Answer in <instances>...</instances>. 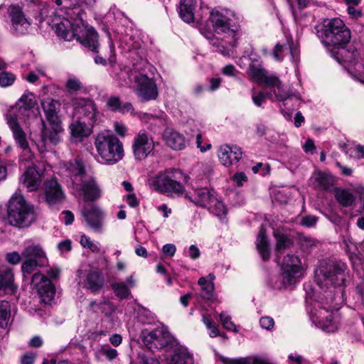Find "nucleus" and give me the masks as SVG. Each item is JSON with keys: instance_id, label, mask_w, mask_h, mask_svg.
Here are the masks:
<instances>
[{"instance_id": "obj_8", "label": "nucleus", "mask_w": 364, "mask_h": 364, "mask_svg": "<svg viewBox=\"0 0 364 364\" xmlns=\"http://www.w3.org/2000/svg\"><path fill=\"white\" fill-rule=\"evenodd\" d=\"M67 15L70 19L67 17H55L53 20V28L58 37L70 41L81 36L78 33L79 27L81 26L78 19L82 18L80 16V9L77 7L70 9Z\"/></svg>"}, {"instance_id": "obj_11", "label": "nucleus", "mask_w": 364, "mask_h": 364, "mask_svg": "<svg viewBox=\"0 0 364 364\" xmlns=\"http://www.w3.org/2000/svg\"><path fill=\"white\" fill-rule=\"evenodd\" d=\"M73 107V116L77 119H82L90 125H95L98 116L97 106L90 98L73 97L71 100Z\"/></svg>"}, {"instance_id": "obj_24", "label": "nucleus", "mask_w": 364, "mask_h": 364, "mask_svg": "<svg viewBox=\"0 0 364 364\" xmlns=\"http://www.w3.org/2000/svg\"><path fill=\"white\" fill-rule=\"evenodd\" d=\"M41 173L35 166H28L19 178L28 191L36 190L41 185Z\"/></svg>"}, {"instance_id": "obj_51", "label": "nucleus", "mask_w": 364, "mask_h": 364, "mask_svg": "<svg viewBox=\"0 0 364 364\" xmlns=\"http://www.w3.org/2000/svg\"><path fill=\"white\" fill-rule=\"evenodd\" d=\"M202 321L206 328L209 330V336L211 338H215L219 335L218 327L212 322L211 318L209 315L205 314H202Z\"/></svg>"}, {"instance_id": "obj_1", "label": "nucleus", "mask_w": 364, "mask_h": 364, "mask_svg": "<svg viewBox=\"0 0 364 364\" xmlns=\"http://www.w3.org/2000/svg\"><path fill=\"white\" fill-rule=\"evenodd\" d=\"M317 33L321 41L328 50L331 46L338 50L336 53L331 50L333 57L338 62L343 60L352 63L355 60L357 50L350 52L344 48L350 41L351 36L350 31L341 19L336 18L327 21Z\"/></svg>"}, {"instance_id": "obj_2", "label": "nucleus", "mask_w": 364, "mask_h": 364, "mask_svg": "<svg viewBox=\"0 0 364 364\" xmlns=\"http://www.w3.org/2000/svg\"><path fill=\"white\" fill-rule=\"evenodd\" d=\"M230 10L223 8H215L210 15V21L215 32L218 34H224V38H213L210 43L215 50L225 56H230L232 49L236 46L239 30L237 26L230 23V16L232 15Z\"/></svg>"}, {"instance_id": "obj_60", "label": "nucleus", "mask_w": 364, "mask_h": 364, "mask_svg": "<svg viewBox=\"0 0 364 364\" xmlns=\"http://www.w3.org/2000/svg\"><path fill=\"white\" fill-rule=\"evenodd\" d=\"M220 360L223 364H250L246 358L231 359L220 355Z\"/></svg>"}, {"instance_id": "obj_59", "label": "nucleus", "mask_w": 364, "mask_h": 364, "mask_svg": "<svg viewBox=\"0 0 364 364\" xmlns=\"http://www.w3.org/2000/svg\"><path fill=\"white\" fill-rule=\"evenodd\" d=\"M260 326L266 330H271L274 325V319L270 316H263L259 320Z\"/></svg>"}, {"instance_id": "obj_41", "label": "nucleus", "mask_w": 364, "mask_h": 364, "mask_svg": "<svg viewBox=\"0 0 364 364\" xmlns=\"http://www.w3.org/2000/svg\"><path fill=\"white\" fill-rule=\"evenodd\" d=\"M335 197L341 205L346 207L350 206L355 200V196L351 192L341 188L336 189Z\"/></svg>"}, {"instance_id": "obj_29", "label": "nucleus", "mask_w": 364, "mask_h": 364, "mask_svg": "<svg viewBox=\"0 0 364 364\" xmlns=\"http://www.w3.org/2000/svg\"><path fill=\"white\" fill-rule=\"evenodd\" d=\"M197 6V0H181L178 14L181 19L186 23H193L195 20L194 11Z\"/></svg>"}, {"instance_id": "obj_35", "label": "nucleus", "mask_w": 364, "mask_h": 364, "mask_svg": "<svg viewBox=\"0 0 364 364\" xmlns=\"http://www.w3.org/2000/svg\"><path fill=\"white\" fill-rule=\"evenodd\" d=\"M249 76L258 84L266 85L268 78L274 77V75L268 74L260 65L251 63L249 67Z\"/></svg>"}, {"instance_id": "obj_37", "label": "nucleus", "mask_w": 364, "mask_h": 364, "mask_svg": "<svg viewBox=\"0 0 364 364\" xmlns=\"http://www.w3.org/2000/svg\"><path fill=\"white\" fill-rule=\"evenodd\" d=\"M89 309L93 313L103 314L105 316H110L115 311L114 305L109 301H92L89 304Z\"/></svg>"}, {"instance_id": "obj_42", "label": "nucleus", "mask_w": 364, "mask_h": 364, "mask_svg": "<svg viewBox=\"0 0 364 364\" xmlns=\"http://www.w3.org/2000/svg\"><path fill=\"white\" fill-rule=\"evenodd\" d=\"M67 171H68V176L75 178L72 179L74 186L77 184L76 181L77 177H80L82 179V177L84 176V167L81 162L77 160L70 162L69 166L67 168Z\"/></svg>"}, {"instance_id": "obj_61", "label": "nucleus", "mask_w": 364, "mask_h": 364, "mask_svg": "<svg viewBox=\"0 0 364 364\" xmlns=\"http://www.w3.org/2000/svg\"><path fill=\"white\" fill-rule=\"evenodd\" d=\"M203 142L202 135L200 134H197L196 136V144L197 147L200 149L201 152H205L208 150L210 149L212 147V145L210 143L205 141L204 143V145H202V143Z\"/></svg>"}, {"instance_id": "obj_54", "label": "nucleus", "mask_w": 364, "mask_h": 364, "mask_svg": "<svg viewBox=\"0 0 364 364\" xmlns=\"http://www.w3.org/2000/svg\"><path fill=\"white\" fill-rule=\"evenodd\" d=\"M220 318L223 327L231 331L237 332V329L235 323L231 321V318L226 313L222 312L220 314Z\"/></svg>"}, {"instance_id": "obj_44", "label": "nucleus", "mask_w": 364, "mask_h": 364, "mask_svg": "<svg viewBox=\"0 0 364 364\" xmlns=\"http://www.w3.org/2000/svg\"><path fill=\"white\" fill-rule=\"evenodd\" d=\"M17 104L20 112L28 111L36 105L34 95L31 92H25L18 100Z\"/></svg>"}, {"instance_id": "obj_50", "label": "nucleus", "mask_w": 364, "mask_h": 364, "mask_svg": "<svg viewBox=\"0 0 364 364\" xmlns=\"http://www.w3.org/2000/svg\"><path fill=\"white\" fill-rule=\"evenodd\" d=\"M100 355L105 356L107 360L112 361L117 358L118 355V352L116 349L112 348L109 346H102L97 351V358H99Z\"/></svg>"}, {"instance_id": "obj_31", "label": "nucleus", "mask_w": 364, "mask_h": 364, "mask_svg": "<svg viewBox=\"0 0 364 364\" xmlns=\"http://www.w3.org/2000/svg\"><path fill=\"white\" fill-rule=\"evenodd\" d=\"M256 246L262 259L268 260L270 257V248L264 225L259 228Z\"/></svg>"}, {"instance_id": "obj_16", "label": "nucleus", "mask_w": 364, "mask_h": 364, "mask_svg": "<svg viewBox=\"0 0 364 364\" xmlns=\"http://www.w3.org/2000/svg\"><path fill=\"white\" fill-rule=\"evenodd\" d=\"M281 268L286 278H291L296 282H299L305 272L300 258L294 255H287L282 259Z\"/></svg>"}, {"instance_id": "obj_23", "label": "nucleus", "mask_w": 364, "mask_h": 364, "mask_svg": "<svg viewBox=\"0 0 364 364\" xmlns=\"http://www.w3.org/2000/svg\"><path fill=\"white\" fill-rule=\"evenodd\" d=\"M271 90L272 96L274 95L278 102H282L284 108H287V101L294 95L289 91L284 89L283 85L279 77L276 75L268 78L267 84L265 85Z\"/></svg>"}, {"instance_id": "obj_34", "label": "nucleus", "mask_w": 364, "mask_h": 364, "mask_svg": "<svg viewBox=\"0 0 364 364\" xmlns=\"http://www.w3.org/2000/svg\"><path fill=\"white\" fill-rule=\"evenodd\" d=\"M139 72L125 67L115 75V80L120 86L133 87L134 76L139 75Z\"/></svg>"}, {"instance_id": "obj_13", "label": "nucleus", "mask_w": 364, "mask_h": 364, "mask_svg": "<svg viewBox=\"0 0 364 364\" xmlns=\"http://www.w3.org/2000/svg\"><path fill=\"white\" fill-rule=\"evenodd\" d=\"M11 18V32L15 36H23L31 30V20L26 18L22 8L18 5H11L8 9Z\"/></svg>"}, {"instance_id": "obj_47", "label": "nucleus", "mask_w": 364, "mask_h": 364, "mask_svg": "<svg viewBox=\"0 0 364 364\" xmlns=\"http://www.w3.org/2000/svg\"><path fill=\"white\" fill-rule=\"evenodd\" d=\"M11 316L10 305L6 301H0V327H5Z\"/></svg>"}, {"instance_id": "obj_22", "label": "nucleus", "mask_w": 364, "mask_h": 364, "mask_svg": "<svg viewBox=\"0 0 364 364\" xmlns=\"http://www.w3.org/2000/svg\"><path fill=\"white\" fill-rule=\"evenodd\" d=\"M241 149L236 146L223 145L218 150V159L225 166H230L236 164L242 158Z\"/></svg>"}, {"instance_id": "obj_53", "label": "nucleus", "mask_w": 364, "mask_h": 364, "mask_svg": "<svg viewBox=\"0 0 364 364\" xmlns=\"http://www.w3.org/2000/svg\"><path fill=\"white\" fill-rule=\"evenodd\" d=\"M65 87L69 92L75 93L78 91H80L83 86L82 82L75 77H70L65 84Z\"/></svg>"}, {"instance_id": "obj_30", "label": "nucleus", "mask_w": 364, "mask_h": 364, "mask_svg": "<svg viewBox=\"0 0 364 364\" xmlns=\"http://www.w3.org/2000/svg\"><path fill=\"white\" fill-rule=\"evenodd\" d=\"M93 126L88 124L84 120L76 119L70 126V133L73 137L82 139L90 136Z\"/></svg>"}, {"instance_id": "obj_38", "label": "nucleus", "mask_w": 364, "mask_h": 364, "mask_svg": "<svg viewBox=\"0 0 364 364\" xmlns=\"http://www.w3.org/2000/svg\"><path fill=\"white\" fill-rule=\"evenodd\" d=\"M166 364H193V358L186 349L178 348L167 358Z\"/></svg>"}, {"instance_id": "obj_48", "label": "nucleus", "mask_w": 364, "mask_h": 364, "mask_svg": "<svg viewBox=\"0 0 364 364\" xmlns=\"http://www.w3.org/2000/svg\"><path fill=\"white\" fill-rule=\"evenodd\" d=\"M49 282H50V281L47 277L40 272H37L32 276L31 284L38 291L40 287H43Z\"/></svg>"}, {"instance_id": "obj_21", "label": "nucleus", "mask_w": 364, "mask_h": 364, "mask_svg": "<svg viewBox=\"0 0 364 364\" xmlns=\"http://www.w3.org/2000/svg\"><path fill=\"white\" fill-rule=\"evenodd\" d=\"M81 26L79 27L78 33L81 36L75 38L84 46L89 48L90 50L97 52L98 47V35L92 28H88L85 25L82 18H79Z\"/></svg>"}, {"instance_id": "obj_62", "label": "nucleus", "mask_w": 364, "mask_h": 364, "mask_svg": "<svg viewBox=\"0 0 364 364\" xmlns=\"http://www.w3.org/2000/svg\"><path fill=\"white\" fill-rule=\"evenodd\" d=\"M350 155L353 157L361 159L364 158V145H356L350 149Z\"/></svg>"}, {"instance_id": "obj_4", "label": "nucleus", "mask_w": 364, "mask_h": 364, "mask_svg": "<svg viewBox=\"0 0 364 364\" xmlns=\"http://www.w3.org/2000/svg\"><path fill=\"white\" fill-rule=\"evenodd\" d=\"M331 291L318 296V299H314L307 307L311 322L318 328L326 332H335L338 328L333 311L338 309V304H334L333 299L329 296Z\"/></svg>"}, {"instance_id": "obj_27", "label": "nucleus", "mask_w": 364, "mask_h": 364, "mask_svg": "<svg viewBox=\"0 0 364 364\" xmlns=\"http://www.w3.org/2000/svg\"><path fill=\"white\" fill-rule=\"evenodd\" d=\"M287 50L289 51L292 60L296 63L299 59V50L297 44H294L291 40L287 41L285 45L277 43L272 55L276 60L280 61L283 59L284 54Z\"/></svg>"}, {"instance_id": "obj_57", "label": "nucleus", "mask_w": 364, "mask_h": 364, "mask_svg": "<svg viewBox=\"0 0 364 364\" xmlns=\"http://www.w3.org/2000/svg\"><path fill=\"white\" fill-rule=\"evenodd\" d=\"M107 107L112 111L119 112L121 107L120 98L117 96H111L107 99Z\"/></svg>"}, {"instance_id": "obj_25", "label": "nucleus", "mask_w": 364, "mask_h": 364, "mask_svg": "<svg viewBox=\"0 0 364 364\" xmlns=\"http://www.w3.org/2000/svg\"><path fill=\"white\" fill-rule=\"evenodd\" d=\"M46 198L50 205L60 203L64 200V193L55 179H51L46 183Z\"/></svg>"}, {"instance_id": "obj_63", "label": "nucleus", "mask_w": 364, "mask_h": 364, "mask_svg": "<svg viewBox=\"0 0 364 364\" xmlns=\"http://www.w3.org/2000/svg\"><path fill=\"white\" fill-rule=\"evenodd\" d=\"M231 179L233 182H235L238 186H242L244 182L247 181V177L243 172L236 173L234 174Z\"/></svg>"}, {"instance_id": "obj_52", "label": "nucleus", "mask_w": 364, "mask_h": 364, "mask_svg": "<svg viewBox=\"0 0 364 364\" xmlns=\"http://www.w3.org/2000/svg\"><path fill=\"white\" fill-rule=\"evenodd\" d=\"M16 77V75L10 72L2 71L0 73V86L6 87L12 85Z\"/></svg>"}, {"instance_id": "obj_15", "label": "nucleus", "mask_w": 364, "mask_h": 364, "mask_svg": "<svg viewBox=\"0 0 364 364\" xmlns=\"http://www.w3.org/2000/svg\"><path fill=\"white\" fill-rule=\"evenodd\" d=\"M132 147L134 159L142 161L154 149V142L151 136L142 130L134 138Z\"/></svg>"}, {"instance_id": "obj_6", "label": "nucleus", "mask_w": 364, "mask_h": 364, "mask_svg": "<svg viewBox=\"0 0 364 364\" xmlns=\"http://www.w3.org/2000/svg\"><path fill=\"white\" fill-rule=\"evenodd\" d=\"M36 217L33 205L26 201L22 195L14 194L8 205L9 223L19 228L28 227L36 220Z\"/></svg>"}, {"instance_id": "obj_9", "label": "nucleus", "mask_w": 364, "mask_h": 364, "mask_svg": "<svg viewBox=\"0 0 364 364\" xmlns=\"http://www.w3.org/2000/svg\"><path fill=\"white\" fill-rule=\"evenodd\" d=\"M346 265L344 263H328L321 267L316 275L317 283L321 289L335 288L343 284Z\"/></svg>"}, {"instance_id": "obj_39", "label": "nucleus", "mask_w": 364, "mask_h": 364, "mask_svg": "<svg viewBox=\"0 0 364 364\" xmlns=\"http://www.w3.org/2000/svg\"><path fill=\"white\" fill-rule=\"evenodd\" d=\"M296 283L291 278H286L282 272L281 274L273 276L270 279L271 287L278 290L287 289L288 287L293 286Z\"/></svg>"}, {"instance_id": "obj_10", "label": "nucleus", "mask_w": 364, "mask_h": 364, "mask_svg": "<svg viewBox=\"0 0 364 364\" xmlns=\"http://www.w3.org/2000/svg\"><path fill=\"white\" fill-rule=\"evenodd\" d=\"M24 261L21 264V272L24 278L29 276L38 267H44L48 264L46 252L38 244L26 245L21 252Z\"/></svg>"}, {"instance_id": "obj_43", "label": "nucleus", "mask_w": 364, "mask_h": 364, "mask_svg": "<svg viewBox=\"0 0 364 364\" xmlns=\"http://www.w3.org/2000/svg\"><path fill=\"white\" fill-rule=\"evenodd\" d=\"M274 235L277 241L276 251L277 253H281L292 246L293 241L287 235L277 232H274Z\"/></svg>"}, {"instance_id": "obj_7", "label": "nucleus", "mask_w": 364, "mask_h": 364, "mask_svg": "<svg viewBox=\"0 0 364 364\" xmlns=\"http://www.w3.org/2000/svg\"><path fill=\"white\" fill-rule=\"evenodd\" d=\"M187 178L179 170L169 169L159 173L150 186L152 189L168 196H179L184 190L181 181Z\"/></svg>"}, {"instance_id": "obj_49", "label": "nucleus", "mask_w": 364, "mask_h": 364, "mask_svg": "<svg viewBox=\"0 0 364 364\" xmlns=\"http://www.w3.org/2000/svg\"><path fill=\"white\" fill-rule=\"evenodd\" d=\"M112 288L116 296L120 299H125L130 294L129 288L122 282L112 284Z\"/></svg>"}, {"instance_id": "obj_14", "label": "nucleus", "mask_w": 364, "mask_h": 364, "mask_svg": "<svg viewBox=\"0 0 364 364\" xmlns=\"http://www.w3.org/2000/svg\"><path fill=\"white\" fill-rule=\"evenodd\" d=\"M6 120L16 143L22 149V160L32 161L34 155L29 148L26 134L19 125L16 116L9 114L6 117Z\"/></svg>"}, {"instance_id": "obj_36", "label": "nucleus", "mask_w": 364, "mask_h": 364, "mask_svg": "<svg viewBox=\"0 0 364 364\" xmlns=\"http://www.w3.org/2000/svg\"><path fill=\"white\" fill-rule=\"evenodd\" d=\"M198 285L201 287L200 293L196 294L198 301L200 302L201 299L210 300L214 296V284L212 281H208L205 277H200L198 281Z\"/></svg>"}, {"instance_id": "obj_33", "label": "nucleus", "mask_w": 364, "mask_h": 364, "mask_svg": "<svg viewBox=\"0 0 364 364\" xmlns=\"http://www.w3.org/2000/svg\"><path fill=\"white\" fill-rule=\"evenodd\" d=\"M14 272L11 269L4 267L0 270V289L9 292H14L17 287L14 283Z\"/></svg>"}, {"instance_id": "obj_19", "label": "nucleus", "mask_w": 364, "mask_h": 364, "mask_svg": "<svg viewBox=\"0 0 364 364\" xmlns=\"http://www.w3.org/2000/svg\"><path fill=\"white\" fill-rule=\"evenodd\" d=\"M75 188L81 192L85 201H95L102 196V188L93 178L82 179Z\"/></svg>"}, {"instance_id": "obj_55", "label": "nucleus", "mask_w": 364, "mask_h": 364, "mask_svg": "<svg viewBox=\"0 0 364 364\" xmlns=\"http://www.w3.org/2000/svg\"><path fill=\"white\" fill-rule=\"evenodd\" d=\"M80 242L83 247L90 250L92 252L98 253L100 252V248L97 245L92 242L90 238L86 235H82Z\"/></svg>"}, {"instance_id": "obj_28", "label": "nucleus", "mask_w": 364, "mask_h": 364, "mask_svg": "<svg viewBox=\"0 0 364 364\" xmlns=\"http://www.w3.org/2000/svg\"><path fill=\"white\" fill-rule=\"evenodd\" d=\"M310 183L316 189L330 191L333 186V178L330 174L316 172L311 177Z\"/></svg>"}, {"instance_id": "obj_40", "label": "nucleus", "mask_w": 364, "mask_h": 364, "mask_svg": "<svg viewBox=\"0 0 364 364\" xmlns=\"http://www.w3.org/2000/svg\"><path fill=\"white\" fill-rule=\"evenodd\" d=\"M136 116L139 119L144 122L149 123L152 126V122L158 121L161 127H165L167 122V116L164 112H161L159 115H153L148 113H137Z\"/></svg>"}, {"instance_id": "obj_46", "label": "nucleus", "mask_w": 364, "mask_h": 364, "mask_svg": "<svg viewBox=\"0 0 364 364\" xmlns=\"http://www.w3.org/2000/svg\"><path fill=\"white\" fill-rule=\"evenodd\" d=\"M38 292L45 304H50L55 294V287L51 282L44 285L43 287H40Z\"/></svg>"}, {"instance_id": "obj_20", "label": "nucleus", "mask_w": 364, "mask_h": 364, "mask_svg": "<svg viewBox=\"0 0 364 364\" xmlns=\"http://www.w3.org/2000/svg\"><path fill=\"white\" fill-rule=\"evenodd\" d=\"M186 198L196 205L208 208L215 201V192L207 188H196L192 193H186Z\"/></svg>"}, {"instance_id": "obj_3", "label": "nucleus", "mask_w": 364, "mask_h": 364, "mask_svg": "<svg viewBox=\"0 0 364 364\" xmlns=\"http://www.w3.org/2000/svg\"><path fill=\"white\" fill-rule=\"evenodd\" d=\"M46 122L42 120L41 139L37 143L40 152L47 151L50 145L57 144L60 140V134L63 131L58 117L60 103L58 100L48 97L41 102Z\"/></svg>"}, {"instance_id": "obj_64", "label": "nucleus", "mask_w": 364, "mask_h": 364, "mask_svg": "<svg viewBox=\"0 0 364 364\" xmlns=\"http://www.w3.org/2000/svg\"><path fill=\"white\" fill-rule=\"evenodd\" d=\"M317 218L314 215H307L301 219V224L304 226L311 228L316 225Z\"/></svg>"}, {"instance_id": "obj_32", "label": "nucleus", "mask_w": 364, "mask_h": 364, "mask_svg": "<svg viewBox=\"0 0 364 364\" xmlns=\"http://www.w3.org/2000/svg\"><path fill=\"white\" fill-rule=\"evenodd\" d=\"M104 285V277L98 271H90L86 276V287L94 294L98 293Z\"/></svg>"}, {"instance_id": "obj_26", "label": "nucleus", "mask_w": 364, "mask_h": 364, "mask_svg": "<svg viewBox=\"0 0 364 364\" xmlns=\"http://www.w3.org/2000/svg\"><path fill=\"white\" fill-rule=\"evenodd\" d=\"M163 139L167 146L174 150H181L186 146L184 136L177 131L167 128L163 133Z\"/></svg>"}, {"instance_id": "obj_17", "label": "nucleus", "mask_w": 364, "mask_h": 364, "mask_svg": "<svg viewBox=\"0 0 364 364\" xmlns=\"http://www.w3.org/2000/svg\"><path fill=\"white\" fill-rule=\"evenodd\" d=\"M82 215L87 227L97 233L103 232L105 213L99 206L92 205L90 208H84L82 211Z\"/></svg>"}, {"instance_id": "obj_18", "label": "nucleus", "mask_w": 364, "mask_h": 364, "mask_svg": "<svg viewBox=\"0 0 364 364\" xmlns=\"http://www.w3.org/2000/svg\"><path fill=\"white\" fill-rule=\"evenodd\" d=\"M144 340L147 344L154 345L157 348H163L171 344L173 337L167 328L163 326L146 333H144Z\"/></svg>"}, {"instance_id": "obj_12", "label": "nucleus", "mask_w": 364, "mask_h": 364, "mask_svg": "<svg viewBox=\"0 0 364 364\" xmlns=\"http://www.w3.org/2000/svg\"><path fill=\"white\" fill-rule=\"evenodd\" d=\"M133 90L141 102L154 100L159 95L154 80L140 73L139 75L134 76Z\"/></svg>"}, {"instance_id": "obj_58", "label": "nucleus", "mask_w": 364, "mask_h": 364, "mask_svg": "<svg viewBox=\"0 0 364 364\" xmlns=\"http://www.w3.org/2000/svg\"><path fill=\"white\" fill-rule=\"evenodd\" d=\"M21 257L22 255H20L18 252L14 251L8 252L6 255V260L12 265H16L20 263Z\"/></svg>"}, {"instance_id": "obj_5", "label": "nucleus", "mask_w": 364, "mask_h": 364, "mask_svg": "<svg viewBox=\"0 0 364 364\" xmlns=\"http://www.w3.org/2000/svg\"><path fill=\"white\" fill-rule=\"evenodd\" d=\"M94 145L97 151L95 158L102 164H116L124 156L122 142L109 132H102L97 134Z\"/></svg>"}, {"instance_id": "obj_56", "label": "nucleus", "mask_w": 364, "mask_h": 364, "mask_svg": "<svg viewBox=\"0 0 364 364\" xmlns=\"http://www.w3.org/2000/svg\"><path fill=\"white\" fill-rule=\"evenodd\" d=\"M267 98L272 99V93L271 92L265 93L264 92H259L257 94L252 95V101H253L254 104L257 107H260L262 105V104Z\"/></svg>"}, {"instance_id": "obj_45", "label": "nucleus", "mask_w": 364, "mask_h": 364, "mask_svg": "<svg viewBox=\"0 0 364 364\" xmlns=\"http://www.w3.org/2000/svg\"><path fill=\"white\" fill-rule=\"evenodd\" d=\"M207 208L220 220L225 221L227 215V208L223 202L218 200L217 197L215 198V201L213 202V204L210 205Z\"/></svg>"}]
</instances>
